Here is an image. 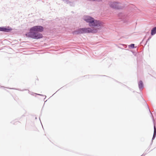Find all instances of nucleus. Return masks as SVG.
Returning <instances> with one entry per match:
<instances>
[{
	"mask_svg": "<svg viewBox=\"0 0 156 156\" xmlns=\"http://www.w3.org/2000/svg\"><path fill=\"white\" fill-rule=\"evenodd\" d=\"M43 28L41 26H35L31 28L29 32L27 33L25 35L27 37H30L33 39H38L42 37L41 34L39 32H42L43 30Z\"/></svg>",
	"mask_w": 156,
	"mask_h": 156,
	"instance_id": "obj_1",
	"label": "nucleus"
},
{
	"mask_svg": "<svg viewBox=\"0 0 156 156\" xmlns=\"http://www.w3.org/2000/svg\"><path fill=\"white\" fill-rule=\"evenodd\" d=\"M83 19L85 21L89 23V25L92 27L93 28H98L100 30L101 28L104 26V23L99 20H95L92 17L88 16H85L83 17Z\"/></svg>",
	"mask_w": 156,
	"mask_h": 156,
	"instance_id": "obj_2",
	"label": "nucleus"
},
{
	"mask_svg": "<svg viewBox=\"0 0 156 156\" xmlns=\"http://www.w3.org/2000/svg\"><path fill=\"white\" fill-rule=\"evenodd\" d=\"M98 28H80L74 32V34H76L85 33H95L98 32Z\"/></svg>",
	"mask_w": 156,
	"mask_h": 156,
	"instance_id": "obj_3",
	"label": "nucleus"
},
{
	"mask_svg": "<svg viewBox=\"0 0 156 156\" xmlns=\"http://www.w3.org/2000/svg\"><path fill=\"white\" fill-rule=\"evenodd\" d=\"M110 5L111 7L116 9H119L121 8L119 4L116 2H112Z\"/></svg>",
	"mask_w": 156,
	"mask_h": 156,
	"instance_id": "obj_4",
	"label": "nucleus"
},
{
	"mask_svg": "<svg viewBox=\"0 0 156 156\" xmlns=\"http://www.w3.org/2000/svg\"><path fill=\"white\" fill-rule=\"evenodd\" d=\"M12 29L9 27H0V31H2L5 32H9L12 30Z\"/></svg>",
	"mask_w": 156,
	"mask_h": 156,
	"instance_id": "obj_5",
	"label": "nucleus"
},
{
	"mask_svg": "<svg viewBox=\"0 0 156 156\" xmlns=\"http://www.w3.org/2000/svg\"><path fill=\"white\" fill-rule=\"evenodd\" d=\"M156 33V27L152 29L151 30V35H153Z\"/></svg>",
	"mask_w": 156,
	"mask_h": 156,
	"instance_id": "obj_6",
	"label": "nucleus"
},
{
	"mask_svg": "<svg viewBox=\"0 0 156 156\" xmlns=\"http://www.w3.org/2000/svg\"><path fill=\"white\" fill-rule=\"evenodd\" d=\"M139 87L140 89H142L143 87V84L142 82L141 81H140L139 82Z\"/></svg>",
	"mask_w": 156,
	"mask_h": 156,
	"instance_id": "obj_7",
	"label": "nucleus"
},
{
	"mask_svg": "<svg viewBox=\"0 0 156 156\" xmlns=\"http://www.w3.org/2000/svg\"><path fill=\"white\" fill-rule=\"evenodd\" d=\"M154 134H155V135H156V128L155 126H154Z\"/></svg>",
	"mask_w": 156,
	"mask_h": 156,
	"instance_id": "obj_8",
	"label": "nucleus"
},
{
	"mask_svg": "<svg viewBox=\"0 0 156 156\" xmlns=\"http://www.w3.org/2000/svg\"><path fill=\"white\" fill-rule=\"evenodd\" d=\"M88 0L89 1H97V2H100L102 1V0Z\"/></svg>",
	"mask_w": 156,
	"mask_h": 156,
	"instance_id": "obj_9",
	"label": "nucleus"
},
{
	"mask_svg": "<svg viewBox=\"0 0 156 156\" xmlns=\"http://www.w3.org/2000/svg\"><path fill=\"white\" fill-rule=\"evenodd\" d=\"M134 44H131L130 45V46L132 48H134Z\"/></svg>",
	"mask_w": 156,
	"mask_h": 156,
	"instance_id": "obj_10",
	"label": "nucleus"
},
{
	"mask_svg": "<svg viewBox=\"0 0 156 156\" xmlns=\"http://www.w3.org/2000/svg\"><path fill=\"white\" fill-rule=\"evenodd\" d=\"M156 135H155V134L154 133L153 136V138H154L155 137Z\"/></svg>",
	"mask_w": 156,
	"mask_h": 156,
	"instance_id": "obj_11",
	"label": "nucleus"
}]
</instances>
